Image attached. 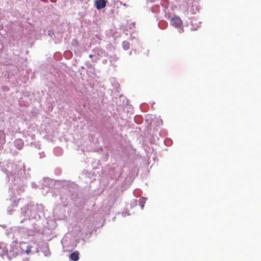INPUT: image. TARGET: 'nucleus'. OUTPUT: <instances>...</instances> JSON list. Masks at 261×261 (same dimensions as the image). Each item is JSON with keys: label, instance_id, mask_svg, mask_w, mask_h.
<instances>
[{"label": "nucleus", "instance_id": "39448f33", "mask_svg": "<svg viewBox=\"0 0 261 261\" xmlns=\"http://www.w3.org/2000/svg\"><path fill=\"white\" fill-rule=\"evenodd\" d=\"M70 259L73 261H77L79 259V252L77 251H74L70 255Z\"/></svg>", "mask_w": 261, "mask_h": 261}, {"label": "nucleus", "instance_id": "0eeeda50", "mask_svg": "<svg viewBox=\"0 0 261 261\" xmlns=\"http://www.w3.org/2000/svg\"><path fill=\"white\" fill-rule=\"evenodd\" d=\"M93 55H92V54H90V55H89V58H92L93 57Z\"/></svg>", "mask_w": 261, "mask_h": 261}, {"label": "nucleus", "instance_id": "f03ea898", "mask_svg": "<svg viewBox=\"0 0 261 261\" xmlns=\"http://www.w3.org/2000/svg\"><path fill=\"white\" fill-rule=\"evenodd\" d=\"M20 247L23 252L29 254L31 252L32 246L26 245L24 242H21L20 243Z\"/></svg>", "mask_w": 261, "mask_h": 261}, {"label": "nucleus", "instance_id": "7ed1b4c3", "mask_svg": "<svg viewBox=\"0 0 261 261\" xmlns=\"http://www.w3.org/2000/svg\"><path fill=\"white\" fill-rule=\"evenodd\" d=\"M106 2L105 0H96L95 5L97 9H101L106 6Z\"/></svg>", "mask_w": 261, "mask_h": 261}, {"label": "nucleus", "instance_id": "20e7f679", "mask_svg": "<svg viewBox=\"0 0 261 261\" xmlns=\"http://www.w3.org/2000/svg\"><path fill=\"white\" fill-rule=\"evenodd\" d=\"M15 145L18 149H21L23 146V141L21 139H17L15 141Z\"/></svg>", "mask_w": 261, "mask_h": 261}, {"label": "nucleus", "instance_id": "f257e3e1", "mask_svg": "<svg viewBox=\"0 0 261 261\" xmlns=\"http://www.w3.org/2000/svg\"><path fill=\"white\" fill-rule=\"evenodd\" d=\"M170 23L172 25L178 28L181 25L182 21L179 17L174 16L171 19Z\"/></svg>", "mask_w": 261, "mask_h": 261}, {"label": "nucleus", "instance_id": "423d86ee", "mask_svg": "<svg viewBox=\"0 0 261 261\" xmlns=\"http://www.w3.org/2000/svg\"><path fill=\"white\" fill-rule=\"evenodd\" d=\"M122 47L124 49L127 50L129 48V43L127 41L122 42Z\"/></svg>", "mask_w": 261, "mask_h": 261}]
</instances>
